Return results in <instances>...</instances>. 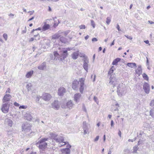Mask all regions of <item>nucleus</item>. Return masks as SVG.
Masks as SVG:
<instances>
[{"instance_id":"nucleus-1","label":"nucleus","mask_w":154,"mask_h":154,"mask_svg":"<svg viewBox=\"0 0 154 154\" xmlns=\"http://www.w3.org/2000/svg\"><path fill=\"white\" fill-rule=\"evenodd\" d=\"M85 79L84 78H81L79 80V82L75 80H74L72 82V88L74 90L78 89L79 85V82L80 83L79 91L81 93H82L84 89V82Z\"/></svg>"},{"instance_id":"nucleus-2","label":"nucleus","mask_w":154,"mask_h":154,"mask_svg":"<svg viewBox=\"0 0 154 154\" xmlns=\"http://www.w3.org/2000/svg\"><path fill=\"white\" fill-rule=\"evenodd\" d=\"M48 139V138H43L40 139L36 143V144L37 146L38 145L39 149L43 150L47 147L48 143L46 142Z\"/></svg>"},{"instance_id":"nucleus-3","label":"nucleus","mask_w":154,"mask_h":154,"mask_svg":"<svg viewBox=\"0 0 154 154\" xmlns=\"http://www.w3.org/2000/svg\"><path fill=\"white\" fill-rule=\"evenodd\" d=\"M50 135L52 139L55 140L58 143L64 141V137L62 135H58L57 134L55 133H51L50 134Z\"/></svg>"},{"instance_id":"nucleus-4","label":"nucleus","mask_w":154,"mask_h":154,"mask_svg":"<svg viewBox=\"0 0 154 154\" xmlns=\"http://www.w3.org/2000/svg\"><path fill=\"white\" fill-rule=\"evenodd\" d=\"M122 84L121 85H119L117 86V92L120 97L125 95L127 92V88L125 87H122Z\"/></svg>"},{"instance_id":"nucleus-5","label":"nucleus","mask_w":154,"mask_h":154,"mask_svg":"<svg viewBox=\"0 0 154 154\" xmlns=\"http://www.w3.org/2000/svg\"><path fill=\"white\" fill-rule=\"evenodd\" d=\"M10 105V103H3L1 108L2 111L5 113H7L9 111Z\"/></svg>"},{"instance_id":"nucleus-6","label":"nucleus","mask_w":154,"mask_h":154,"mask_svg":"<svg viewBox=\"0 0 154 154\" xmlns=\"http://www.w3.org/2000/svg\"><path fill=\"white\" fill-rule=\"evenodd\" d=\"M30 125L27 122L23 124L22 125V131H24L26 132L30 131Z\"/></svg>"},{"instance_id":"nucleus-7","label":"nucleus","mask_w":154,"mask_h":154,"mask_svg":"<svg viewBox=\"0 0 154 154\" xmlns=\"http://www.w3.org/2000/svg\"><path fill=\"white\" fill-rule=\"evenodd\" d=\"M88 59L87 57H85L84 58L83 67L84 69L86 70V72H87L88 71Z\"/></svg>"},{"instance_id":"nucleus-8","label":"nucleus","mask_w":154,"mask_h":154,"mask_svg":"<svg viewBox=\"0 0 154 154\" xmlns=\"http://www.w3.org/2000/svg\"><path fill=\"white\" fill-rule=\"evenodd\" d=\"M11 98V96L9 94H6L5 95L2 99L3 103H10L9 101Z\"/></svg>"},{"instance_id":"nucleus-9","label":"nucleus","mask_w":154,"mask_h":154,"mask_svg":"<svg viewBox=\"0 0 154 154\" xmlns=\"http://www.w3.org/2000/svg\"><path fill=\"white\" fill-rule=\"evenodd\" d=\"M4 124L6 127L9 128L12 126L13 123L12 120L11 119L7 118L5 119Z\"/></svg>"},{"instance_id":"nucleus-10","label":"nucleus","mask_w":154,"mask_h":154,"mask_svg":"<svg viewBox=\"0 0 154 154\" xmlns=\"http://www.w3.org/2000/svg\"><path fill=\"white\" fill-rule=\"evenodd\" d=\"M89 127L87 125L86 122H83V129L84 131V134L85 135L89 133Z\"/></svg>"},{"instance_id":"nucleus-11","label":"nucleus","mask_w":154,"mask_h":154,"mask_svg":"<svg viewBox=\"0 0 154 154\" xmlns=\"http://www.w3.org/2000/svg\"><path fill=\"white\" fill-rule=\"evenodd\" d=\"M143 89L145 92L147 94L149 93L150 91V86L146 82H145L143 85Z\"/></svg>"},{"instance_id":"nucleus-12","label":"nucleus","mask_w":154,"mask_h":154,"mask_svg":"<svg viewBox=\"0 0 154 154\" xmlns=\"http://www.w3.org/2000/svg\"><path fill=\"white\" fill-rule=\"evenodd\" d=\"M51 96L48 93H44L42 96V99L45 101H49L51 98Z\"/></svg>"},{"instance_id":"nucleus-13","label":"nucleus","mask_w":154,"mask_h":154,"mask_svg":"<svg viewBox=\"0 0 154 154\" xmlns=\"http://www.w3.org/2000/svg\"><path fill=\"white\" fill-rule=\"evenodd\" d=\"M60 107L59 102L55 100L52 103V107L55 109H58Z\"/></svg>"},{"instance_id":"nucleus-14","label":"nucleus","mask_w":154,"mask_h":154,"mask_svg":"<svg viewBox=\"0 0 154 154\" xmlns=\"http://www.w3.org/2000/svg\"><path fill=\"white\" fill-rule=\"evenodd\" d=\"M66 90L65 88L63 87H61L58 89V94L59 96H62L66 92Z\"/></svg>"},{"instance_id":"nucleus-15","label":"nucleus","mask_w":154,"mask_h":154,"mask_svg":"<svg viewBox=\"0 0 154 154\" xmlns=\"http://www.w3.org/2000/svg\"><path fill=\"white\" fill-rule=\"evenodd\" d=\"M81 96V94L79 93L75 94L74 96V100L76 102H79Z\"/></svg>"},{"instance_id":"nucleus-16","label":"nucleus","mask_w":154,"mask_h":154,"mask_svg":"<svg viewBox=\"0 0 154 154\" xmlns=\"http://www.w3.org/2000/svg\"><path fill=\"white\" fill-rule=\"evenodd\" d=\"M50 26L49 24L45 23L44 25L42 27V31H45L47 30L50 28Z\"/></svg>"},{"instance_id":"nucleus-17","label":"nucleus","mask_w":154,"mask_h":154,"mask_svg":"<svg viewBox=\"0 0 154 154\" xmlns=\"http://www.w3.org/2000/svg\"><path fill=\"white\" fill-rule=\"evenodd\" d=\"M25 119L28 121H31L32 119L31 115L29 113H26L24 115Z\"/></svg>"},{"instance_id":"nucleus-18","label":"nucleus","mask_w":154,"mask_h":154,"mask_svg":"<svg viewBox=\"0 0 154 154\" xmlns=\"http://www.w3.org/2000/svg\"><path fill=\"white\" fill-rule=\"evenodd\" d=\"M79 51L73 52L71 55V57L74 60L77 59L79 55Z\"/></svg>"},{"instance_id":"nucleus-19","label":"nucleus","mask_w":154,"mask_h":154,"mask_svg":"<svg viewBox=\"0 0 154 154\" xmlns=\"http://www.w3.org/2000/svg\"><path fill=\"white\" fill-rule=\"evenodd\" d=\"M135 72L139 76L142 74V70L140 65L138 66L137 68L135 70Z\"/></svg>"},{"instance_id":"nucleus-20","label":"nucleus","mask_w":154,"mask_h":154,"mask_svg":"<svg viewBox=\"0 0 154 154\" xmlns=\"http://www.w3.org/2000/svg\"><path fill=\"white\" fill-rule=\"evenodd\" d=\"M70 151L69 148L63 149L61 150L62 154H70Z\"/></svg>"},{"instance_id":"nucleus-21","label":"nucleus","mask_w":154,"mask_h":154,"mask_svg":"<svg viewBox=\"0 0 154 154\" xmlns=\"http://www.w3.org/2000/svg\"><path fill=\"white\" fill-rule=\"evenodd\" d=\"M115 78L114 77V75H111L109 79V83L110 84L114 85V86H115L114 82H115Z\"/></svg>"},{"instance_id":"nucleus-22","label":"nucleus","mask_w":154,"mask_h":154,"mask_svg":"<svg viewBox=\"0 0 154 154\" xmlns=\"http://www.w3.org/2000/svg\"><path fill=\"white\" fill-rule=\"evenodd\" d=\"M66 106L67 108L69 109L72 108L73 106V104L72 103V101L70 100L68 101L67 103Z\"/></svg>"},{"instance_id":"nucleus-23","label":"nucleus","mask_w":154,"mask_h":154,"mask_svg":"<svg viewBox=\"0 0 154 154\" xmlns=\"http://www.w3.org/2000/svg\"><path fill=\"white\" fill-rule=\"evenodd\" d=\"M68 55L67 50H64L62 51V53L61 54V57H63V59L66 58Z\"/></svg>"},{"instance_id":"nucleus-24","label":"nucleus","mask_w":154,"mask_h":154,"mask_svg":"<svg viewBox=\"0 0 154 154\" xmlns=\"http://www.w3.org/2000/svg\"><path fill=\"white\" fill-rule=\"evenodd\" d=\"M46 67V63L45 62L42 63L38 67V69L40 70H43Z\"/></svg>"},{"instance_id":"nucleus-25","label":"nucleus","mask_w":154,"mask_h":154,"mask_svg":"<svg viewBox=\"0 0 154 154\" xmlns=\"http://www.w3.org/2000/svg\"><path fill=\"white\" fill-rule=\"evenodd\" d=\"M42 97V96H40L39 95H37L36 99L35 101L36 102L40 105L42 104V103L41 101H40V99Z\"/></svg>"},{"instance_id":"nucleus-26","label":"nucleus","mask_w":154,"mask_h":154,"mask_svg":"<svg viewBox=\"0 0 154 154\" xmlns=\"http://www.w3.org/2000/svg\"><path fill=\"white\" fill-rule=\"evenodd\" d=\"M127 65L131 68L136 67V64L135 63H128L127 64Z\"/></svg>"},{"instance_id":"nucleus-27","label":"nucleus","mask_w":154,"mask_h":154,"mask_svg":"<svg viewBox=\"0 0 154 154\" xmlns=\"http://www.w3.org/2000/svg\"><path fill=\"white\" fill-rule=\"evenodd\" d=\"M33 73V71L31 70L28 72L26 75V77L27 78H30Z\"/></svg>"},{"instance_id":"nucleus-28","label":"nucleus","mask_w":154,"mask_h":154,"mask_svg":"<svg viewBox=\"0 0 154 154\" xmlns=\"http://www.w3.org/2000/svg\"><path fill=\"white\" fill-rule=\"evenodd\" d=\"M60 40L62 43H66L67 42V40L65 37L62 36L60 38Z\"/></svg>"},{"instance_id":"nucleus-29","label":"nucleus","mask_w":154,"mask_h":154,"mask_svg":"<svg viewBox=\"0 0 154 154\" xmlns=\"http://www.w3.org/2000/svg\"><path fill=\"white\" fill-rule=\"evenodd\" d=\"M60 36V35L59 34L56 33L52 36V38L53 39H55L59 38Z\"/></svg>"},{"instance_id":"nucleus-30","label":"nucleus","mask_w":154,"mask_h":154,"mask_svg":"<svg viewBox=\"0 0 154 154\" xmlns=\"http://www.w3.org/2000/svg\"><path fill=\"white\" fill-rule=\"evenodd\" d=\"M120 59L119 58H117L115 59L112 63V64L113 65H116L117 63L120 60Z\"/></svg>"},{"instance_id":"nucleus-31","label":"nucleus","mask_w":154,"mask_h":154,"mask_svg":"<svg viewBox=\"0 0 154 154\" xmlns=\"http://www.w3.org/2000/svg\"><path fill=\"white\" fill-rule=\"evenodd\" d=\"M67 143H68V142H64V141H63V142H60L59 143V146L60 147H61L65 145H66Z\"/></svg>"},{"instance_id":"nucleus-32","label":"nucleus","mask_w":154,"mask_h":154,"mask_svg":"<svg viewBox=\"0 0 154 154\" xmlns=\"http://www.w3.org/2000/svg\"><path fill=\"white\" fill-rule=\"evenodd\" d=\"M32 87V84L30 83H28L26 86V88H27L28 91L31 90Z\"/></svg>"},{"instance_id":"nucleus-33","label":"nucleus","mask_w":154,"mask_h":154,"mask_svg":"<svg viewBox=\"0 0 154 154\" xmlns=\"http://www.w3.org/2000/svg\"><path fill=\"white\" fill-rule=\"evenodd\" d=\"M150 115L153 118L154 117V108L151 109L149 112Z\"/></svg>"},{"instance_id":"nucleus-34","label":"nucleus","mask_w":154,"mask_h":154,"mask_svg":"<svg viewBox=\"0 0 154 154\" xmlns=\"http://www.w3.org/2000/svg\"><path fill=\"white\" fill-rule=\"evenodd\" d=\"M138 147L137 146H135L133 147V152L134 153H136L137 152V150L138 149Z\"/></svg>"},{"instance_id":"nucleus-35","label":"nucleus","mask_w":154,"mask_h":154,"mask_svg":"<svg viewBox=\"0 0 154 154\" xmlns=\"http://www.w3.org/2000/svg\"><path fill=\"white\" fill-rule=\"evenodd\" d=\"M3 37L5 41H7L8 39V36L7 34L5 33L3 35Z\"/></svg>"},{"instance_id":"nucleus-36","label":"nucleus","mask_w":154,"mask_h":154,"mask_svg":"<svg viewBox=\"0 0 154 154\" xmlns=\"http://www.w3.org/2000/svg\"><path fill=\"white\" fill-rule=\"evenodd\" d=\"M142 76H143V78L145 79L146 80H148V76L146 74H145V73H143V74L142 75Z\"/></svg>"},{"instance_id":"nucleus-37","label":"nucleus","mask_w":154,"mask_h":154,"mask_svg":"<svg viewBox=\"0 0 154 154\" xmlns=\"http://www.w3.org/2000/svg\"><path fill=\"white\" fill-rule=\"evenodd\" d=\"M111 19L110 17H107V18H106V23L108 24V25H109L110 21H111Z\"/></svg>"},{"instance_id":"nucleus-38","label":"nucleus","mask_w":154,"mask_h":154,"mask_svg":"<svg viewBox=\"0 0 154 154\" xmlns=\"http://www.w3.org/2000/svg\"><path fill=\"white\" fill-rule=\"evenodd\" d=\"M60 22L59 20H58V22H56L55 21H54V25H53V27L54 28H55L56 26H57L58 24Z\"/></svg>"},{"instance_id":"nucleus-39","label":"nucleus","mask_w":154,"mask_h":154,"mask_svg":"<svg viewBox=\"0 0 154 154\" xmlns=\"http://www.w3.org/2000/svg\"><path fill=\"white\" fill-rule=\"evenodd\" d=\"M94 100L95 102L97 103H98L99 101L97 97H96L95 96H94Z\"/></svg>"},{"instance_id":"nucleus-40","label":"nucleus","mask_w":154,"mask_h":154,"mask_svg":"<svg viewBox=\"0 0 154 154\" xmlns=\"http://www.w3.org/2000/svg\"><path fill=\"white\" fill-rule=\"evenodd\" d=\"M91 24L93 27L94 28L95 27V25L93 20H91Z\"/></svg>"},{"instance_id":"nucleus-41","label":"nucleus","mask_w":154,"mask_h":154,"mask_svg":"<svg viewBox=\"0 0 154 154\" xmlns=\"http://www.w3.org/2000/svg\"><path fill=\"white\" fill-rule=\"evenodd\" d=\"M42 30V28L39 27L38 28L36 29H33L31 32V33H33L35 30Z\"/></svg>"},{"instance_id":"nucleus-42","label":"nucleus","mask_w":154,"mask_h":154,"mask_svg":"<svg viewBox=\"0 0 154 154\" xmlns=\"http://www.w3.org/2000/svg\"><path fill=\"white\" fill-rule=\"evenodd\" d=\"M150 105L152 106H154V99L151 100L150 103Z\"/></svg>"},{"instance_id":"nucleus-43","label":"nucleus","mask_w":154,"mask_h":154,"mask_svg":"<svg viewBox=\"0 0 154 154\" xmlns=\"http://www.w3.org/2000/svg\"><path fill=\"white\" fill-rule=\"evenodd\" d=\"M80 29H85V26L84 25H82L79 26Z\"/></svg>"},{"instance_id":"nucleus-44","label":"nucleus","mask_w":154,"mask_h":154,"mask_svg":"<svg viewBox=\"0 0 154 154\" xmlns=\"http://www.w3.org/2000/svg\"><path fill=\"white\" fill-rule=\"evenodd\" d=\"M69 31H67L65 32H63V35H66L69 32Z\"/></svg>"},{"instance_id":"nucleus-45","label":"nucleus","mask_w":154,"mask_h":154,"mask_svg":"<svg viewBox=\"0 0 154 154\" xmlns=\"http://www.w3.org/2000/svg\"><path fill=\"white\" fill-rule=\"evenodd\" d=\"M54 55L55 57H58V56H60L59 55V54L57 52H54Z\"/></svg>"},{"instance_id":"nucleus-46","label":"nucleus","mask_w":154,"mask_h":154,"mask_svg":"<svg viewBox=\"0 0 154 154\" xmlns=\"http://www.w3.org/2000/svg\"><path fill=\"white\" fill-rule=\"evenodd\" d=\"M26 108V106H23V105L20 106L19 107V108L20 109H25Z\"/></svg>"},{"instance_id":"nucleus-47","label":"nucleus","mask_w":154,"mask_h":154,"mask_svg":"<svg viewBox=\"0 0 154 154\" xmlns=\"http://www.w3.org/2000/svg\"><path fill=\"white\" fill-rule=\"evenodd\" d=\"M113 72V70L112 69V68H111L108 72L109 74H111Z\"/></svg>"},{"instance_id":"nucleus-48","label":"nucleus","mask_w":154,"mask_h":154,"mask_svg":"<svg viewBox=\"0 0 154 154\" xmlns=\"http://www.w3.org/2000/svg\"><path fill=\"white\" fill-rule=\"evenodd\" d=\"M99 136H97L95 138V139H94V141H95V142L97 141L99 139Z\"/></svg>"},{"instance_id":"nucleus-49","label":"nucleus","mask_w":154,"mask_h":154,"mask_svg":"<svg viewBox=\"0 0 154 154\" xmlns=\"http://www.w3.org/2000/svg\"><path fill=\"white\" fill-rule=\"evenodd\" d=\"M136 140V138H134V139H129L128 140V142H133L134 141H135Z\"/></svg>"},{"instance_id":"nucleus-50","label":"nucleus","mask_w":154,"mask_h":154,"mask_svg":"<svg viewBox=\"0 0 154 154\" xmlns=\"http://www.w3.org/2000/svg\"><path fill=\"white\" fill-rule=\"evenodd\" d=\"M125 36L128 39L132 40V38L131 36H128V35H125Z\"/></svg>"},{"instance_id":"nucleus-51","label":"nucleus","mask_w":154,"mask_h":154,"mask_svg":"<svg viewBox=\"0 0 154 154\" xmlns=\"http://www.w3.org/2000/svg\"><path fill=\"white\" fill-rule=\"evenodd\" d=\"M112 148H111L109 149V150L108 152V154H111V151L112 150Z\"/></svg>"},{"instance_id":"nucleus-52","label":"nucleus","mask_w":154,"mask_h":154,"mask_svg":"<svg viewBox=\"0 0 154 154\" xmlns=\"http://www.w3.org/2000/svg\"><path fill=\"white\" fill-rule=\"evenodd\" d=\"M92 42H97V38H94L92 39Z\"/></svg>"},{"instance_id":"nucleus-53","label":"nucleus","mask_w":154,"mask_h":154,"mask_svg":"<svg viewBox=\"0 0 154 154\" xmlns=\"http://www.w3.org/2000/svg\"><path fill=\"white\" fill-rule=\"evenodd\" d=\"M14 105L15 106H17V107L19 106V105H20L18 103H17V102H15L14 103Z\"/></svg>"},{"instance_id":"nucleus-54","label":"nucleus","mask_w":154,"mask_h":154,"mask_svg":"<svg viewBox=\"0 0 154 154\" xmlns=\"http://www.w3.org/2000/svg\"><path fill=\"white\" fill-rule=\"evenodd\" d=\"M116 28L117 29H118V30H119V31H121V29L120 28V26L118 24H117V26Z\"/></svg>"},{"instance_id":"nucleus-55","label":"nucleus","mask_w":154,"mask_h":154,"mask_svg":"<svg viewBox=\"0 0 154 154\" xmlns=\"http://www.w3.org/2000/svg\"><path fill=\"white\" fill-rule=\"evenodd\" d=\"M67 145V146H66V147H67V148H70L71 147V146L69 144V143H67V144H66Z\"/></svg>"},{"instance_id":"nucleus-56","label":"nucleus","mask_w":154,"mask_h":154,"mask_svg":"<svg viewBox=\"0 0 154 154\" xmlns=\"http://www.w3.org/2000/svg\"><path fill=\"white\" fill-rule=\"evenodd\" d=\"M114 125L113 122V120H112L111 122V126L112 127H113Z\"/></svg>"},{"instance_id":"nucleus-57","label":"nucleus","mask_w":154,"mask_h":154,"mask_svg":"<svg viewBox=\"0 0 154 154\" xmlns=\"http://www.w3.org/2000/svg\"><path fill=\"white\" fill-rule=\"evenodd\" d=\"M8 16H9L13 17L14 16V14H11V13L8 15ZM12 18H13V17H12Z\"/></svg>"},{"instance_id":"nucleus-58","label":"nucleus","mask_w":154,"mask_h":154,"mask_svg":"<svg viewBox=\"0 0 154 154\" xmlns=\"http://www.w3.org/2000/svg\"><path fill=\"white\" fill-rule=\"evenodd\" d=\"M63 32L61 31H58V33L60 35V34H63Z\"/></svg>"},{"instance_id":"nucleus-59","label":"nucleus","mask_w":154,"mask_h":154,"mask_svg":"<svg viewBox=\"0 0 154 154\" xmlns=\"http://www.w3.org/2000/svg\"><path fill=\"white\" fill-rule=\"evenodd\" d=\"M26 27H25V29L24 30H23L22 31V33H26Z\"/></svg>"},{"instance_id":"nucleus-60","label":"nucleus","mask_w":154,"mask_h":154,"mask_svg":"<svg viewBox=\"0 0 154 154\" xmlns=\"http://www.w3.org/2000/svg\"><path fill=\"white\" fill-rule=\"evenodd\" d=\"M118 135H119V136L120 137H121V132L120 131V130H119L118 132Z\"/></svg>"},{"instance_id":"nucleus-61","label":"nucleus","mask_w":154,"mask_h":154,"mask_svg":"<svg viewBox=\"0 0 154 154\" xmlns=\"http://www.w3.org/2000/svg\"><path fill=\"white\" fill-rule=\"evenodd\" d=\"M34 36L35 37H36L37 36H38V39H40V38H39L40 36H39V35L38 34H37L36 35H34Z\"/></svg>"},{"instance_id":"nucleus-62","label":"nucleus","mask_w":154,"mask_h":154,"mask_svg":"<svg viewBox=\"0 0 154 154\" xmlns=\"http://www.w3.org/2000/svg\"><path fill=\"white\" fill-rule=\"evenodd\" d=\"M144 42L146 44H149L150 45V44H149V41L148 40L144 41Z\"/></svg>"},{"instance_id":"nucleus-63","label":"nucleus","mask_w":154,"mask_h":154,"mask_svg":"<svg viewBox=\"0 0 154 154\" xmlns=\"http://www.w3.org/2000/svg\"><path fill=\"white\" fill-rule=\"evenodd\" d=\"M114 41H115V40H114L113 42L110 44V46H112L114 45Z\"/></svg>"},{"instance_id":"nucleus-64","label":"nucleus","mask_w":154,"mask_h":154,"mask_svg":"<svg viewBox=\"0 0 154 154\" xmlns=\"http://www.w3.org/2000/svg\"><path fill=\"white\" fill-rule=\"evenodd\" d=\"M89 38V36L87 35L85 37V38L86 40H87Z\"/></svg>"}]
</instances>
